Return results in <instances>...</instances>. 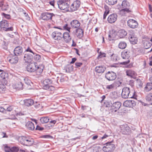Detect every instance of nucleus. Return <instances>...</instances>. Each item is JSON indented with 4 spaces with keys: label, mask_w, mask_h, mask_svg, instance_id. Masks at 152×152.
Wrapping results in <instances>:
<instances>
[{
    "label": "nucleus",
    "mask_w": 152,
    "mask_h": 152,
    "mask_svg": "<svg viewBox=\"0 0 152 152\" xmlns=\"http://www.w3.org/2000/svg\"><path fill=\"white\" fill-rule=\"evenodd\" d=\"M6 90V88L5 86L3 84H0V93H4Z\"/></svg>",
    "instance_id": "nucleus-42"
},
{
    "label": "nucleus",
    "mask_w": 152,
    "mask_h": 152,
    "mask_svg": "<svg viewBox=\"0 0 152 152\" xmlns=\"http://www.w3.org/2000/svg\"><path fill=\"white\" fill-rule=\"evenodd\" d=\"M83 65V63L81 62H76L75 63L76 67L77 68Z\"/></svg>",
    "instance_id": "nucleus-62"
},
{
    "label": "nucleus",
    "mask_w": 152,
    "mask_h": 152,
    "mask_svg": "<svg viewBox=\"0 0 152 152\" xmlns=\"http://www.w3.org/2000/svg\"><path fill=\"white\" fill-rule=\"evenodd\" d=\"M53 16H55V15L53 13L45 12L41 14L40 17L43 20L48 21L49 20H51L52 17Z\"/></svg>",
    "instance_id": "nucleus-6"
},
{
    "label": "nucleus",
    "mask_w": 152,
    "mask_h": 152,
    "mask_svg": "<svg viewBox=\"0 0 152 152\" xmlns=\"http://www.w3.org/2000/svg\"><path fill=\"white\" fill-rule=\"evenodd\" d=\"M105 77L108 80L113 81L116 78V75L114 72L109 71L105 74Z\"/></svg>",
    "instance_id": "nucleus-8"
},
{
    "label": "nucleus",
    "mask_w": 152,
    "mask_h": 152,
    "mask_svg": "<svg viewBox=\"0 0 152 152\" xmlns=\"http://www.w3.org/2000/svg\"><path fill=\"white\" fill-rule=\"evenodd\" d=\"M20 80L22 82H24L25 84L27 85L30 84L31 80L27 77H22L20 79Z\"/></svg>",
    "instance_id": "nucleus-36"
},
{
    "label": "nucleus",
    "mask_w": 152,
    "mask_h": 152,
    "mask_svg": "<svg viewBox=\"0 0 152 152\" xmlns=\"http://www.w3.org/2000/svg\"><path fill=\"white\" fill-rule=\"evenodd\" d=\"M73 69V66L72 65H68L66 69V71L67 72H70Z\"/></svg>",
    "instance_id": "nucleus-49"
},
{
    "label": "nucleus",
    "mask_w": 152,
    "mask_h": 152,
    "mask_svg": "<svg viewBox=\"0 0 152 152\" xmlns=\"http://www.w3.org/2000/svg\"><path fill=\"white\" fill-rule=\"evenodd\" d=\"M120 132L122 134L127 135L130 133V127L127 125H121L120 126Z\"/></svg>",
    "instance_id": "nucleus-10"
},
{
    "label": "nucleus",
    "mask_w": 152,
    "mask_h": 152,
    "mask_svg": "<svg viewBox=\"0 0 152 152\" xmlns=\"http://www.w3.org/2000/svg\"><path fill=\"white\" fill-rule=\"evenodd\" d=\"M136 105V102L134 100H126L123 103V105L127 107H131L134 106Z\"/></svg>",
    "instance_id": "nucleus-16"
},
{
    "label": "nucleus",
    "mask_w": 152,
    "mask_h": 152,
    "mask_svg": "<svg viewBox=\"0 0 152 152\" xmlns=\"http://www.w3.org/2000/svg\"><path fill=\"white\" fill-rule=\"evenodd\" d=\"M128 34L129 35V37H131L135 35L134 31L133 30H131L129 31Z\"/></svg>",
    "instance_id": "nucleus-51"
},
{
    "label": "nucleus",
    "mask_w": 152,
    "mask_h": 152,
    "mask_svg": "<svg viewBox=\"0 0 152 152\" xmlns=\"http://www.w3.org/2000/svg\"><path fill=\"white\" fill-rule=\"evenodd\" d=\"M40 121L41 123L43 124L48 122L49 121V119L48 117H44L40 118Z\"/></svg>",
    "instance_id": "nucleus-35"
},
{
    "label": "nucleus",
    "mask_w": 152,
    "mask_h": 152,
    "mask_svg": "<svg viewBox=\"0 0 152 152\" xmlns=\"http://www.w3.org/2000/svg\"><path fill=\"white\" fill-rule=\"evenodd\" d=\"M105 57H106V54L104 53L100 52L98 57V58H101Z\"/></svg>",
    "instance_id": "nucleus-60"
},
{
    "label": "nucleus",
    "mask_w": 152,
    "mask_h": 152,
    "mask_svg": "<svg viewBox=\"0 0 152 152\" xmlns=\"http://www.w3.org/2000/svg\"><path fill=\"white\" fill-rule=\"evenodd\" d=\"M25 145L27 146H31L34 144V140L31 138L26 137V138Z\"/></svg>",
    "instance_id": "nucleus-26"
},
{
    "label": "nucleus",
    "mask_w": 152,
    "mask_h": 152,
    "mask_svg": "<svg viewBox=\"0 0 152 152\" xmlns=\"http://www.w3.org/2000/svg\"><path fill=\"white\" fill-rule=\"evenodd\" d=\"M57 121L56 120H51L48 124V127H50L54 126L55 124L56 123Z\"/></svg>",
    "instance_id": "nucleus-47"
},
{
    "label": "nucleus",
    "mask_w": 152,
    "mask_h": 152,
    "mask_svg": "<svg viewBox=\"0 0 152 152\" xmlns=\"http://www.w3.org/2000/svg\"><path fill=\"white\" fill-rule=\"evenodd\" d=\"M9 8L8 5L7 4H4L1 8L2 10L3 11H7Z\"/></svg>",
    "instance_id": "nucleus-52"
},
{
    "label": "nucleus",
    "mask_w": 152,
    "mask_h": 152,
    "mask_svg": "<svg viewBox=\"0 0 152 152\" xmlns=\"http://www.w3.org/2000/svg\"><path fill=\"white\" fill-rule=\"evenodd\" d=\"M8 75L4 71H3L0 73V76L3 80H5L8 78Z\"/></svg>",
    "instance_id": "nucleus-38"
},
{
    "label": "nucleus",
    "mask_w": 152,
    "mask_h": 152,
    "mask_svg": "<svg viewBox=\"0 0 152 152\" xmlns=\"http://www.w3.org/2000/svg\"><path fill=\"white\" fill-rule=\"evenodd\" d=\"M104 104L107 107H111L112 103L110 102L106 101L104 102Z\"/></svg>",
    "instance_id": "nucleus-57"
},
{
    "label": "nucleus",
    "mask_w": 152,
    "mask_h": 152,
    "mask_svg": "<svg viewBox=\"0 0 152 152\" xmlns=\"http://www.w3.org/2000/svg\"><path fill=\"white\" fill-rule=\"evenodd\" d=\"M42 88L44 89L49 91H53L54 90V87L53 86L45 83L44 82H43Z\"/></svg>",
    "instance_id": "nucleus-20"
},
{
    "label": "nucleus",
    "mask_w": 152,
    "mask_h": 152,
    "mask_svg": "<svg viewBox=\"0 0 152 152\" xmlns=\"http://www.w3.org/2000/svg\"><path fill=\"white\" fill-rule=\"evenodd\" d=\"M62 30L63 29L66 30L68 31V32H70V29H71L70 27L69 24L67 23H66L63 26Z\"/></svg>",
    "instance_id": "nucleus-41"
},
{
    "label": "nucleus",
    "mask_w": 152,
    "mask_h": 152,
    "mask_svg": "<svg viewBox=\"0 0 152 152\" xmlns=\"http://www.w3.org/2000/svg\"><path fill=\"white\" fill-rule=\"evenodd\" d=\"M42 138H47V139H53V138L52 136L50 135H44L42 136Z\"/></svg>",
    "instance_id": "nucleus-61"
},
{
    "label": "nucleus",
    "mask_w": 152,
    "mask_h": 152,
    "mask_svg": "<svg viewBox=\"0 0 152 152\" xmlns=\"http://www.w3.org/2000/svg\"><path fill=\"white\" fill-rule=\"evenodd\" d=\"M116 35V33H110L108 35V39L110 40H113V38L115 37V35Z\"/></svg>",
    "instance_id": "nucleus-48"
},
{
    "label": "nucleus",
    "mask_w": 152,
    "mask_h": 152,
    "mask_svg": "<svg viewBox=\"0 0 152 152\" xmlns=\"http://www.w3.org/2000/svg\"><path fill=\"white\" fill-rule=\"evenodd\" d=\"M106 68L102 66H97L95 69V71L97 73H101L104 72Z\"/></svg>",
    "instance_id": "nucleus-22"
},
{
    "label": "nucleus",
    "mask_w": 152,
    "mask_h": 152,
    "mask_svg": "<svg viewBox=\"0 0 152 152\" xmlns=\"http://www.w3.org/2000/svg\"><path fill=\"white\" fill-rule=\"evenodd\" d=\"M110 96L113 99H116L118 97V93L115 91L112 92L110 94Z\"/></svg>",
    "instance_id": "nucleus-43"
},
{
    "label": "nucleus",
    "mask_w": 152,
    "mask_h": 152,
    "mask_svg": "<svg viewBox=\"0 0 152 152\" xmlns=\"http://www.w3.org/2000/svg\"><path fill=\"white\" fill-rule=\"evenodd\" d=\"M26 137L25 136H20L18 137V140L19 142L23 145H25Z\"/></svg>",
    "instance_id": "nucleus-32"
},
{
    "label": "nucleus",
    "mask_w": 152,
    "mask_h": 152,
    "mask_svg": "<svg viewBox=\"0 0 152 152\" xmlns=\"http://www.w3.org/2000/svg\"><path fill=\"white\" fill-rule=\"evenodd\" d=\"M121 106V103L120 102H115L112 104L110 111L112 113L116 112L120 108Z\"/></svg>",
    "instance_id": "nucleus-7"
},
{
    "label": "nucleus",
    "mask_w": 152,
    "mask_h": 152,
    "mask_svg": "<svg viewBox=\"0 0 152 152\" xmlns=\"http://www.w3.org/2000/svg\"><path fill=\"white\" fill-rule=\"evenodd\" d=\"M69 32L63 33L62 38H64V41L66 43L69 42L71 40L72 38L69 35Z\"/></svg>",
    "instance_id": "nucleus-17"
},
{
    "label": "nucleus",
    "mask_w": 152,
    "mask_h": 152,
    "mask_svg": "<svg viewBox=\"0 0 152 152\" xmlns=\"http://www.w3.org/2000/svg\"><path fill=\"white\" fill-rule=\"evenodd\" d=\"M111 59L113 61L115 62L117 61L118 59V56L116 54L114 53H112L110 55Z\"/></svg>",
    "instance_id": "nucleus-44"
},
{
    "label": "nucleus",
    "mask_w": 152,
    "mask_h": 152,
    "mask_svg": "<svg viewBox=\"0 0 152 152\" xmlns=\"http://www.w3.org/2000/svg\"><path fill=\"white\" fill-rule=\"evenodd\" d=\"M4 150L6 152H11L12 151L11 148L7 145L4 146Z\"/></svg>",
    "instance_id": "nucleus-55"
},
{
    "label": "nucleus",
    "mask_w": 152,
    "mask_h": 152,
    "mask_svg": "<svg viewBox=\"0 0 152 152\" xmlns=\"http://www.w3.org/2000/svg\"><path fill=\"white\" fill-rule=\"evenodd\" d=\"M9 62L12 64H15L18 63V58L16 56H13L12 57L9 58Z\"/></svg>",
    "instance_id": "nucleus-24"
},
{
    "label": "nucleus",
    "mask_w": 152,
    "mask_h": 152,
    "mask_svg": "<svg viewBox=\"0 0 152 152\" xmlns=\"http://www.w3.org/2000/svg\"><path fill=\"white\" fill-rule=\"evenodd\" d=\"M25 52L27 53H29L30 54H32V55L35 54V52L32 49L29 47H28L25 50Z\"/></svg>",
    "instance_id": "nucleus-50"
},
{
    "label": "nucleus",
    "mask_w": 152,
    "mask_h": 152,
    "mask_svg": "<svg viewBox=\"0 0 152 152\" xmlns=\"http://www.w3.org/2000/svg\"><path fill=\"white\" fill-rule=\"evenodd\" d=\"M70 25L72 28H80V23L79 21L76 20H74L70 22Z\"/></svg>",
    "instance_id": "nucleus-18"
},
{
    "label": "nucleus",
    "mask_w": 152,
    "mask_h": 152,
    "mask_svg": "<svg viewBox=\"0 0 152 152\" xmlns=\"http://www.w3.org/2000/svg\"><path fill=\"white\" fill-rule=\"evenodd\" d=\"M152 45V44L150 42H146L144 43V47L145 49H148L150 48Z\"/></svg>",
    "instance_id": "nucleus-56"
},
{
    "label": "nucleus",
    "mask_w": 152,
    "mask_h": 152,
    "mask_svg": "<svg viewBox=\"0 0 152 152\" xmlns=\"http://www.w3.org/2000/svg\"><path fill=\"white\" fill-rule=\"evenodd\" d=\"M23 52V49L22 46H19L16 47L14 50V53L16 56H20L22 54Z\"/></svg>",
    "instance_id": "nucleus-15"
},
{
    "label": "nucleus",
    "mask_w": 152,
    "mask_h": 152,
    "mask_svg": "<svg viewBox=\"0 0 152 152\" xmlns=\"http://www.w3.org/2000/svg\"><path fill=\"white\" fill-rule=\"evenodd\" d=\"M1 15L7 19H9L11 18V16L10 15L7 14L4 12H2L1 13Z\"/></svg>",
    "instance_id": "nucleus-53"
},
{
    "label": "nucleus",
    "mask_w": 152,
    "mask_h": 152,
    "mask_svg": "<svg viewBox=\"0 0 152 152\" xmlns=\"http://www.w3.org/2000/svg\"><path fill=\"white\" fill-rule=\"evenodd\" d=\"M117 0H106V3L110 5H113L116 3Z\"/></svg>",
    "instance_id": "nucleus-45"
},
{
    "label": "nucleus",
    "mask_w": 152,
    "mask_h": 152,
    "mask_svg": "<svg viewBox=\"0 0 152 152\" xmlns=\"http://www.w3.org/2000/svg\"><path fill=\"white\" fill-rule=\"evenodd\" d=\"M80 2L78 0H76L74 1L71 4L70 7L69 12H74L77 10L79 7L80 5Z\"/></svg>",
    "instance_id": "nucleus-9"
},
{
    "label": "nucleus",
    "mask_w": 152,
    "mask_h": 152,
    "mask_svg": "<svg viewBox=\"0 0 152 152\" xmlns=\"http://www.w3.org/2000/svg\"><path fill=\"white\" fill-rule=\"evenodd\" d=\"M13 107L12 106H10L7 109V110L8 112H10L13 110Z\"/></svg>",
    "instance_id": "nucleus-64"
},
{
    "label": "nucleus",
    "mask_w": 152,
    "mask_h": 152,
    "mask_svg": "<svg viewBox=\"0 0 152 152\" xmlns=\"http://www.w3.org/2000/svg\"><path fill=\"white\" fill-rule=\"evenodd\" d=\"M121 56L123 59H128L130 57V52L129 50H125L122 52Z\"/></svg>",
    "instance_id": "nucleus-19"
},
{
    "label": "nucleus",
    "mask_w": 152,
    "mask_h": 152,
    "mask_svg": "<svg viewBox=\"0 0 152 152\" xmlns=\"http://www.w3.org/2000/svg\"><path fill=\"white\" fill-rule=\"evenodd\" d=\"M112 142L113 141L107 142L105 144L106 145L103 147V150L105 152H111L114 150L115 146L112 143Z\"/></svg>",
    "instance_id": "nucleus-5"
},
{
    "label": "nucleus",
    "mask_w": 152,
    "mask_h": 152,
    "mask_svg": "<svg viewBox=\"0 0 152 152\" xmlns=\"http://www.w3.org/2000/svg\"><path fill=\"white\" fill-rule=\"evenodd\" d=\"M33 55H34V59L35 61L39 62L41 61V56L35 53V54Z\"/></svg>",
    "instance_id": "nucleus-39"
},
{
    "label": "nucleus",
    "mask_w": 152,
    "mask_h": 152,
    "mask_svg": "<svg viewBox=\"0 0 152 152\" xmlns=\"http://www.w3.org/2000/svg\"><path fill=\"white\" fill-rule=\"evenodd\" d=\"M1 27L3 28V29H5V28L8 27L9 26L8 21L6 20H3L1 22Z\"/></svg>",
    "instance_id": "nucleus-30"
},
{
    "label": "nucleus",
    "mask_w": 152,
    "mask_h": 152,
    "mask_svg": "<svg viewBox=\"0 0 152 152\" xmlns=\"http://www.w3.org/2000/svg\"><path fill=\"white\" fill-rule=\"evenodd\" d=\"M68 0H59L58 4L59 8L64 12L69 11V4L68 3Z\"/></svg>",
    "instance_id": "nucleus-2"
},
{
    "label": "nucleus",
    "mask_w": 152,
    "mask_h": 152,
    "mask_svg": "<svg viewBox=\"0 0 152 152\" xmlns=\"http://www.w3.org/2000/svg\"><path fill=\"white\" fill-rule=\"evenodd\" d=\"M76 32L77 37L79 38H81L83 36L84 32L82 29L80 28L76 29Z\"/></svg>",
    "instance_id": "nucleus-21"
},
{
    "label": "nucleus",
    "mask_w": 152,
    "mask_h": 152,
    "mask_svg": "<svg viewBox=\"0 0 152 152\" xmlns=\"http://www.w3.org/2000/svg\"><path fill=\"white\" fill-rule=\"evenodd\" d=\"M127 46V44L124 41L121 42L118 45V47L119 48L121 49H125Z\"/></svg>",
    "instance_id": "nucleus-33"
},
{
    "label": "nucleus",
    "mask_w": 152,
    "mask_h": 152,
    "mask_svg": "<svg viewBox=\"0 0 152 152\" xmlns=\"http://www.w3.org/2000/svg\"><path fill=\"white\" fill-rule=\"evenodd\" d=\"M109 11H105L104 12L103 15V18L104 19H105L106 18L107 15L109 13Z\"/></svg>",
    "instance_id": "nucleus-63"
},
{
    "label": "nucleus",
    "mask_w": 152,
    "mask_h": 152,
    "mask_svg": "<svg viewBox=\"0 0 152 152\" xmlns=\"http://www.w3.org/2000/svg\"><path fill=\"white\" fill-rule=\"evenodd\" d=\"M16 89L18 90H22L23 89V84L22 82H19L17 83L15 85Z\"/></svg>",
    "instance_id": "nucleus-37"
},
{
    "label": "nucleus",
    "mask_w": 152,
    "mask_h": 152,
    "mask_svg": "<svg viewBox=\"0 0 152 152\" xmlns=\"http://www.w3.org/2000/svg\"><path fill=\"white\" fill-rule=\"evenodd\" d=\"M53 28H57V30L53 31L52 34V37L55 40L59 41L61 40L63 37V31L62 28L60 27L54 26Z\"/></svg>",
    "instance_id": "nucleus-1"
},
{
    "label": "nucleus",
    "mask_w": 152,
    "mask_h": 152,
    "mask_svg": "<svg viewBox=\"0 0 152 152\" xmlns=\"http://www.w3.org/2000/svg\"><path fill=\"white\" fill-rule=\"evenodd\" d=\"M121 5L123 9L121 10V12L125 13H130L132 12V10L130 9V4L127 1H123Z\"/></svg>",
    "instance_id": "nucleus-4"
},
{
    "label": "nucleus",
    "mask_w": 152,
    "mask_h": 152,
    "mask_svg": "<svg viewBox=\"0 0 152 152\" xmlns=\"http://www.w3.org/2000/svg\"><path fill=\"white\" fill-rule=\"evenodd\" d=\"M129 39L130 42L133 45L136 44L138 41L136 35L131 37H129Z\"/></svg>",
    "instance_id": "nucleus-29"
},
{
    "label": "nucleus",
    "mask_w": 152,
    "mask_h": 152,
    "mask_svg": "<svg viewBox=\"0 0 152 152\" xmlns=\"http://www.w3.org/2000/svg\"><path fill=\"white\" fill-rule=\"evenodd\" d=\"M37 66V64L36 62L31 63L27 67V71L31 72H35L37 69L36 67Z\"/></svg>",
    "instance_id": "nucleus-11"
},
{
    "label": "nucleus",
    "mask_w": 152,
    "mask_h": 152,
    "mask_svg": "<svg viewBox=\"0 0 152 152\" xmlns=\"http://www.w3.org/2000/svg\"><path fill=\"white\" fill-rule=\"evenodd\" d=\"M33 56L32 54L29 53H26L24 54L23 60L25 63L31 62L33 59Z\"/></svg>",
    "instance_id": "nucleus-14"
},
{
    "label": "nucleus",
    "mask_w": 152,
    "mask_h": 152,
    "mask_svg": "<svg viewBox=\"0 0 152 152\" xmlns=\"http://www.w3.org/2000/svg\"><path fill=\"white\" fill-rule=\"evenodd\" d=\"M145 99L148 102H152V92L148 94L145 97Z\"/></svg>",
    "instance_id": "nucleus-40"
},
{
    "label": "nucleus",
    "mask_w": 152,
    "mask_h": 152,
    "mask_svg": "<svg viewBox=\"0 0 152 152\" xmlns=\"http://www.w3.org/2000/svg\"><path fill=\"white\" fill-rule=\"evenodd\" d=\"M117 17L116 13H113L109 16L107 19V21L110 23H113L116 21Z\"/></svg>",
    "instance_id": "nucleus-13"
},
{
    "label": "nucleus",
    "mask_w": 152,
    "mask_h": 152,
    "mask_svg": "<svg viewBox=\"0 0 152 152\" xmlns=\"http://www.w3.org/2000/svg\"><path fill=\"white\" fill-rule=\"evenodd\" d=\"M130 93V89L127 87H124L123 88L121 93V96L123 98L126 99L127 98H134L133 95H131Z\"/></svg>",
    "instance_id": "nucleus-3"
},
{
    "label": "nucleus",
    "mask_w": 152,
    "mask_h": 152,
    "mask_svg": "<svg viewBox=\"0 0 152 152\" xmlns=\"http://www.w3.org/2000/svg\"><path fill=\"white\" fill-rule=\"evenodd\" d=\"M25 105L27 106H30L34 104V101L31 99H26L23 100Z\"/></svg>",
    "instance_id": "nucleus-27"
},
{
    "label": "nucleus",
    "mask_w": 152,
    "mask_h": 152,
    "mask_svg": "<svg viewBox=\"0 0 152 152\" xmlns=\"http://www.w3.org/2000/svg\"><path fill=\"white\" fill-rule=\"evenodd\" d=\"M54 81L52 80L50 78H47L45 79L43 81V82L45 83H47L49 85L52 84L53 82Z\"/></svg>",
    "instance_id": "nucleus-46"
},
{
    "label": "nucleus",
    "mask_w": 152,
    "mask_h": 152,
    "mask_svg": "<svg viewBox=\"0 0 152 152\" xmlns=\"http://www.w3.org/2000/svg\"><path fill=\"white\" fill-rule=\"evenodd\" d=\"M13 30V28L12 27H6L5 28V29H3V30L7 31H12Z\"/></svg>",
    "instance_id": "nucleus-59"
},
{
    "label": "nucleus",
    "mask_w": 152,
    "mask_h": 152,
    "mask_svg": "<svg viewBox=\"0 0 152 152\" xmlns=\"http://www.w3.org/2000/svg\"><path fill=\"white\" fill-rule=\"evenodd\" d=\"M11 152H17L19 150V147L14 146L11 148Z\"/></svg>",
    "instance_id": "nucleus-54"
},
{
    "label": "nucleus",
    "mask_w": 152,
    "mask_h": 152,
    "mask_svg": "<svg viewBox=\"0 0 152 152\" xmlns=\"http://www.w3.org/2000/svg\"><path fill=\"white\" fill-rule=\"evenodd\" d=\"M26 126L27 128L29 130H33L35 128L34 124L30 121H28L26 123Z\"/></svg>",
    "instance_id": "nucleus-25"
},
{
    "label": "nucleus",
    "mask_w": 152,
    "mask_h": 152,
    "mask_svg": "<svg viewBox=\"0 0 152 152\" xmlns=\"http://www.w3.org/2000/svg\"><path fill=\"white\" fill-rule=\"evenodd\" d=\"M36 68L37 69L36 70V71H37V72H39V74H40L42 72L44 68V66L42 64L39 65L37 64Z\"/></svg>",
    "instance_id": "nucleus-34"
},
{
    "label": "nucleus",
    "mask_w": 152,
    "mask_h": 152,
    "mask_svg": "<svg viewBox=\"0 0 152 152\" xmlns=\"http://www.w3.org/2000/svg\"><path fill=\"white\" fill-rule=\"evenodd\" d=\"M127 23L128 26L132 28H136L138 25L137 21L132 19L129 20L127 21Z\"/></svg>",
    "instance_id": "nucleus-12"
},
{
    "label": "nucleus",
    "mask_w": 152,
    "mask_h": 152,
    "mask_svg": "<svg viewBox=\"0 0 152 152\" xmlns=\"http://www.w3.org/2000/svg\"><path fill=\"white\" fill-rule=\"evenodd\" d=\"M127 34L126 31L124 29H121L118 31V36L121 38H124L127 35Z\"/></svg>",
    "instance_id": "nucleus-23"
},
{
    "label": "nucleus",
    "mask_w": 152,
    "mask_h": 152,
    "mask_svg": "<svg viewBox=\"0 0 152 152\" xmlns=\"http://www.w3.org/2000/svg\"><path fill=\"white\" fill-rule=\"evenodd\" d=\"M115 85L113 83L110 85H107L106 87L107 89H112L114 88Z\"/></svg>",
    "instance_id": "nucleus-58"
},
{
    "label": "nucleus",
    "mask_w": 152,
    "mask_h": 152,
    "mask_svg": "<svg viewBox=\"0 0 152 152\" xmlns=\"http://www.w3.org/2000/svg\"><path fill=\"white\" fill-rule=\"evenodd\" d=\"M152 89V83H148L144 88L145 92H148Z\"/></svg>",
    "instance_id": "nucleus-28"
},
{
    "label": "nucleus",
    "mask_w": 152,
    "mask_h": 152,
    "mask_svg": "<svg viewBox=\"0 0 152 152\" xmlns=\"http://www.w3.org/2000/svg\"><path fill=\"white\" fill-rule=\"evenodd\" d=\"M126 75L131 77H133L135 76V72L131 70H128L126 72Z\"/></svg>",
    "instance_id": "nucleus-31"
}]
</instances>
